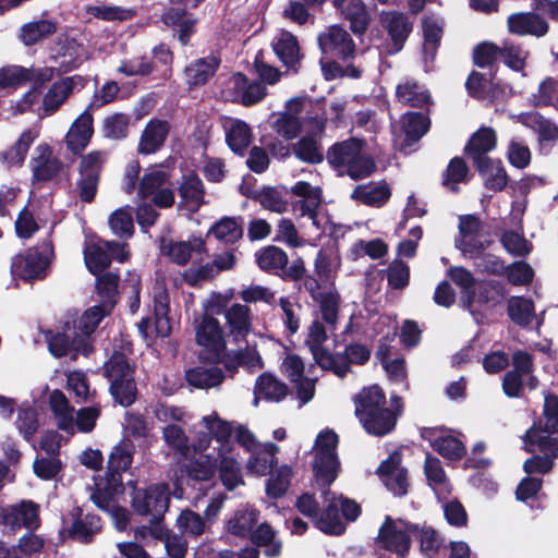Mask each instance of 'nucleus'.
<instances>
[{
    "mask_svg": "<svg viewBox=\"0 0 558 558\" xmlns=\"http://www.w3.org/2000/svg\"><path fill=\"white\" fill-rule=\"evenodd\" d=\"M268 475L265 487L266 496L272 500L282 498L291 486L292 468L287 464L276 466L275 471H271Z\"/></svg>",
    "mask_w": 558,
    "mask_h": 558,
    "instance_id": "nucleus-36",
    "label": "nucleus"
},
{
    "mask_svg": "<svg viewBox=\"0 0 558 558\" xmlns=\"http://www.w3.org/2000/svg\"><path fill=\"white\" fill-rule=\"evenodd\" d=\"M54 257V245L50 235L35 246L16 254L11 262V274L25 282L43 280L47 277L49 266Z\"/></svg>",
    "mask_w": 558,
    "mask_h": 558,
    "instance_id": "nucleus-5",
    "label": "nucleus"
},
{
    "mask_svg": "<svg viewBox=\"0 0 558 558\" xmlns=\"http://www.w3.org/2000/svg\"><path fill=\"white\" fill-rule=\"evenodd\" d=\"M192 9H195L192 0H168L160 15L161 23L172 31L182 47L190 44L197 31L198 19Z\"/></svg>",
    "mask_w": 558,
    "mask_h": 558,
    "instance_id": "nucleus-8",
    "label": "nucleus"
},
{
    "mask_svg": "<svg viewBox=\"0 0 558 558\" xmlns=\"http://www.w3.org/2000/svg\"><path fill=\"white\" fill-rule=\"evenodd\" d=\"M258 267L269 274H278L288 266V254L280 247L267 245L256 253Z\"/></svg>",
    "mask_w": 558,
    "mask_h": 558,
    "instance_id": "nucleus-41",
    "label": "nucleus"
},
{
    "mask_svg": "<svg viewBox=\"0 0 558 558\" xmlns=\"http://www.w3.org/2000/svg\"><path fill=\"white\" fill-rule=\"evenodd\" d=\"M490 88L487 90L488 82L485 74L472 71L466 78L465 88L469 95L475 99H485L486 97H497V85L493 82L489 83Z\"/></svg>",
    "mask_w": 558,
    "mask_h": 558,
    "instance_id": "nucleus-59",
    "label": "nucleus"
},
{
    "mask_svg": "<svg viewBox=\"0 0 558 558\" xmlns=\"http://www.w3.org/2000/svg\"><path fill=\"white\" fill-rule=\"evenodd\" d=\"M326 159L332 169L341 173L345 171L355 181L372 175L376 170L374 159L363 153V141L356 137L332 144L327 149Z\"/></svg>",
    "mask_w": 558,
    "mask_h": 558,
    "instance_id": "nucleus-1",
    "label": "nucleus"
},
{
    "mask_svg": "<svg viewBox=\"0 0 558 558\" xmlns=\"http://www.w3.org/2000/svg\"><path fill=\"white\" fill-rule=\"evenodd\" d=\"M226 142L234 154L243 157L252 142L251 128L246 122L236 120L228 130Z\"/></svg>",
    "mask_w": 558,
    "mask_h": 558,
    "instance_id": "nucleus-47",
    "label": "nucleus"
},
{
    "mask_svg": "<svg viewBox=\"0 0 558 558\" xmlns=\"http://www.w3.org/2000/svg\"><path fill=\"white\" fill-rule=\"evenodd\" d=\"M508 31L518 36L543 37L549 31L547 21L535 12L512 13L507 19Z\"/></svg>",
    "mask_w": 558,
    "mask_h": 558,
    "instance_id": "nucleus-23",
    "label": "nucleus"
},
{
    "mask_svg": "<svg viewBox=\"0 0 558 558\" xmlns=\"http://www.w3.org/2000/svg\"><path fill=\"white\" fill-rule=\"evenodd\" d=\"M545 423H534L523 436V449L527 453H558V396L549 393L544 403Z\"/></svg>",
    "mask_w": 558,
    "mask_h": 558,
    "instance_id": "nucleus-4",
    "label": "nucleus"
},
{
    "mask_svg": "<svg viewBox=\"0 0 558 558\" xmlns=\"http://www.w3.org/2000/svg\"><path fill=\"white\" fill-rule=\"evenodd\" d=\"M32 157L29 167L32 170V183H46L56 179L63 169V162L53 156L52 147L47 143L39 144Z\"/></svg>",
    "mask_w": 558,
    "mask_h": 558,
    "instance_id": "nucleus-17",
    "label": "nucleus"
},
{
    "mask_svg": "<svg viewBox=\"0 0 558 558\" xmlns=\"http://www.w3.org/2000/svg\"><path fill=\"white\" fill-rule=\"evenodd\" d=\"M225 318L227 336L235 343L246 342V338L253 329L251 308L240 303L232 304Z\"/></svg>",
    "mask_w": 558,
    "mask_h": 558,
    "instance_id": "nucleus-24",
    "label": "nucleus"
},
{
    "mask_svg": "<svg viewBox=\"0 0 558 558\" xmlns=\"http://www.w3.org/2000/svg\"><path fill=\"white\" fill-rule=\"evenodd\" d=\"M272 50L279 61L294 73H298L301 68L303 54L298 37L291 32L281 29L278 37L274 38L271 43Z\"/></svg>",
    "mask_w": 558,
    "mask_h": 558,
    "instance_id": "nucleus-19",
    "label": "nucleus"
},
{
    "mask_svg": "<svg viewBox=\"0 0 558 558\" xmlns=\"http://www.w3.org/2000/svg\"><path fill=\"white\" fill-rule=\"evenodd\" d=\"M71 78L54 82L43 99V106L46 111L54 112L64 102L72 93Z\"/></svg>",
    "mask_w": 558,
    "mask_h": 558,
    "instance_id": "nucleus-58",
    "label": "nucleus"
},
{
    "mask_svg": "<svg viewBox=\"0 0 558 558\" xmlns=\"http://www.w3.org/2000/svg\"><path fill=\"white\" fill-rule=\"evenodd\" d=\"M258 511L238 510L227 522V531L238 537L246 538L251 535L254 526L258 521Z\"/></svg>",
    "mask_w": 558,
    "mask_h": 558,
    "instance_id": "nucleus-51",
    "label": "nucleus"
},
{
    "mask_svg": "<svg viewBox=\"0 0 558 558\" xmlns=\"http://www.w3.org/2000/svg\"><path fill=\"white\" fill-rule=\"evenodd\" d=\"M168 180L169 174L165 170L154 169L146 172L138 182V196L143 199L153 196Z\"/></svg>",
    "mask_w": 558,
    "mask_h": 558,
    "instance_id": "nucleus-60",
    "label": "nucleus"
},
{
    "mask_svg": "<svg viewBox=\"0 0 558 558\" xmlns=\"http://www.w3.org/2000/svg\"><path fill=\"white\" fill-rule=\"evenodd\" d=\"M181 198L187 204H195L197 207L204 204L205 187L202 179L196 173L185 177L179 186Z\"/></svg>",
    "mask_w": 558,
    "mask_h": 558,
    "instance_id": "nucleus-56",
    "label": "nucleus"
},
{
    "mask_svg": "<svg viewBox=\"0 0 558 558\" xmlns=\"http://www.w3.org/2000/svg\"><path fill=\"white\" fill-rule=\"evenodd\" d=\"M58 457L59 456H36L33 462L35 475L43 481H50L57 477L63 468Z\"/></svg>",
    "mask_w": 558,
    "mask_h": 558,
    "instance_id": "nucleus-63",
    "label": "nucleus"
},
{
    "mask_svg": "<svg viewBox=\"0 0 558 558\" xmlns=\"http://www.w3.org/2000/svg\"><path fill=\"white\" fill-rule=\"evenodd\" d=\"M483 228L481 219L472 214L460 216L459 233L463 238L459 248L471 256H480L489 245L490 241H480L474 239Z\"/></svg>",
    "mask_w": 558,
    "mask_h": 558,
    "instance_id": "nucleus-21",
    "label": "nucleus"
},
{
    "mask_svg": "<svg viewBox=\"0 0 558 558\" xmlns=\"http://www.w3.org/2000/svg\"><path fill=\"white\" fill-rule=\"evenodd\" d=\"M185 378L189 385L198 389H207L219 386L225 379V374L218 366L209 368L196 366L186 371Z\"/></svg>",
    "mask_w": 558,
    "mask_h": 558,
    "instance_id": "nucleus-40",
    "label": "nucleus"
},
{
    "mask_svg": "<svg viewBox=\"0 0 558 558\" xmlns=\"http://www.w3.org/2000/svg\"><path fill=\"white\" fill-rule=\"evenodd\" d=\"M421 437L437 453H468L463 440L446 427H423Z\"/></svg>",
    "mask_w": 558,
    "mask_h": 558,
    "instance_id": "nucleus-22",
    "label": "nucleus"
},
{
    "mask_svg": "<svg viewBox=\"0 0 558 558\" xmlns=\"http://www.w3.org/2000/svg\"><path fill=\"white\" fill-rule=\"evenodd\" d=\"M35 138L31 130H25L11 147L0 151V161L9 168L21 167Z\"/></svg>",
    "mask_w": 558,
    "mask_h": 558,
    "instance_id": "nucleus-37",
    "label": "nucleus"
},
{
    "mask_svg": "<svg viewBox=\"0 0 558 558\" xmlns=\"http://www.w3.org/2000/svg\"><path fill=\"white\" fill-rule=\"evenodd\" d=\"M322 53L330 61H347L354 57L356 46L351 35L340 25L335 24L326 28L318 36Z\"/></svg>",
    "mask_w": 558,
    "mask_h": 558,
    "instance_id": "nucleus-12",
    "label": "nucleus"
},
{
    "mask_svg": "<svg viewBox=\"0 0 558 558\" xmlns=\"http://www.w3.org/2000/svg\"><path fill=\"white\" fill-rule=\"evenodd\" d=\"M94 135V118L88 106L72 123L65 142L68 149L74 155H81L88 146Z\"/></svg>",
    "mask_w": 558,
    "mask_h": 558,
    "instance_id": "nucleus-20",
    "label": "nucleus"
},
{
    "mask_svg": "<svg viewBox=\"0 0 558 558\" xmlns=\"http://www.w3.org/2000/svg\"><path fill=\"white\" fill-rule=\"evenodd\" d=\"M294 156L302 162L318 165L324 161L322 144L313 136L305 135L292 145Z\"/></svg>",
    "mask_w": 558,
    "mask_h": 558,
    "instance_id": "nucleus-46",
    "label": "nucleus"
},
{
    "mask_svg": "<svg viewBox=\"0 0 558 558\" xmlns=\"http://www.w3.org/2000/svg\"><path fill=\"white\" fill-rule=\"evenodd\" d=\"M70 517L72 522L61 530V534L73 542L90 544L102 530L101 518L94 513L83 514L81 507L73 508L70 511Z\"/></svg>",
    "mask_w": 558,
    "mask_h": 558,
    "instance_id": "nucleus-14",
    "label": "nucleus"
},
{
    "mask_svg": "<svg viewBox=\"0 0 558 558\" xmlns=\"http://www.w3.org/2000/svg\"><path fill=\"white\" fill-rule=\"evenodd\" d=\"M383 24L391 39L389 52L397 53L401 51L413 29L409 17L401 12H390L388 16L383 20Z\"/></svg>",
    "mask_w": 558,
    "mask_h": 558,
    "instance_id": "nucleus-26",
    "label": "nucleus"
},
{
    "mask_svg": "<svg viewBox=\"0 0 558 558\" xmlns=\"http://www.w3.org/2000/svg\"><path fill=\"white\" fill-rule=\"evenodd\" d=\"M315 526L327 535L339 536L345 532V524L341 521L336 499L330 500L323 511L318 512Z\"/></svg>",
    "mask_w": 558,
    "mask_h": 558,
    "instance_id": "nucleus-38",
    "label": "nucleus"
},
{
    "mask_svg": "<svg viewBox=\"0 0 558 558\" xmlns=\"http://www.w3.org/2000/svg\"><path fill=\"white\" fill-rule=\"evenodd\" d=\"M113 308L114 307L111 302L104 303L101 301L98 304L88 307L84 312L81 320L84 333L89 335L94 332L101 320L112 313Z\"/></svg>",
    "mask_w": 558,
    "mask_h": 558,
    "instance_id": "nucleus-61",
    "label": "nucleus"
},
{
    "mask_svg": "<svg viewBox=\"0 0 558 558\" xmlns=\"http://www.w3.org/2000/svg\"><path fill=\"white\" fill-rule=\"evenodd\" d=\"M288 392L287 384L270 373L260 374L254 387L255 396H259L268 402H280L287 397ZM254 403H258L257 397H255Z\"/></svg>",
    "mask_w": 558,
    "mask_h": 558,
    "instance_id": "nucleus-30",
    "label": "nucleus"
},
{
    "mask_svg": "<svg viewBox=\"0 0 558 558\" xmlns=\"http://www.w3.org/2000/svg\"><path fill=\"white\" fill-rule=\"evenodd\" d=\"M170 504V487L167 483L149 485L146 488H135L131 506L138 515H151L149 533L154 538L162 539L167 535L163 517Z\"/></svg>",
    "mask_w": 558,
    "mask_h": 558,
    "instance_id": "nucleus-2",
    "label": "nucleus"
},
{
    "mask_svg": "<svg viewBox=\"0 0 558 558\" xmlns=\"http://www.w3.org/2000/svg\"><path fill=\"white\" fill-rule=\"evenodd\" d=\"M84 259L88 271L98 276L111 265V255L105 245L90 244L84 250Z\"/></svg>",
    "mask_w": 558,
    "mask_h": 558,
    "instance_id": "nucleus-53",
    "label": "nucleus"
},
{
    "mask_svg": "<svg viewBox=\"0 0 558 558\" xmlns=\"http://www.w3.org/2000/svg\"><path fill=\"white\" fill-rule=\"evenodd\" d=\"M131 118L123 112H116L105 118L102 134L106 138L120 141L129 135Z\"/></svg>",
    "mask_w": 558,
    "mask_h": 558,
    "instance_id": "nucleus-54",
    "label": "nucleus"
},
{
    "mask_svg": "<svg viewBox=\"0 0 558 558\" xmlns=\"http://www.w3.org/2000/svg\"><path fill=\"white\" fill-rule=\"evenodd\" d=\"M217 472V459L214 456H180L178 460L179 478L187 485L192 482H207Z\"/></svg>",
    "mask_w": 558,
    "mask_h": 558,
    "instance_id": "nucleus-15",
    "label": "nucleus"
},
{
    "mask_svg": "<svg viewBox=\"0 0 558 558\" xmlns=\"http://www.w3.org/2000/svg\"><path fill=\"white\" fill-rule=\"evenodd\" d=\"M396 99L403 106L423 108L430 102L428 89L414 78H405L396 87Z\"/></svg>",
    "mask_w": 558,
    "mask_h": 558,
    "instance_id": "nucleus-29",
    "label": "nucleus"
},
{
    "mask_svg": "<svg viewBox=\"0 0 558 558\" xmlns=\"http://www.w3.org/2000/svg\"><path fill=\"white\" fill-rule=\"evenodd\" d=\"M371 359V350L362 343L348 344L343 352L331 353L323 369L344 378L351 372V365H365Z\"/></svg>",
    "mask_w": 558,
    "mask_h": 558,
    "instance_id": "nucleus-16",
    "label": "nucleus"
},
{
    "mask_svg": "<svg viewBox=\"0 0 558 558\" xmlns=\"http://www.w3.org/2000/svg\"><path fill=\"white\" fill-rule=\"evenodd\" d=\"M195 342L203 348L199 361L205 364H219L227 350V332L216 317L199 315L193 320Z\"/></svg>",
    "mask_w": 558,
    "mask_h": 558,
    "instance_id": "nucleus-6",
    "label": "nucleus"
},
{
    "mask_svg": "<svg viewBox=\"0 0 558 558\" xmlns=\"http://www.w3.org/2000/svg\"><path fill=\"white\" fill-rule=\"evenodd\" d=\"M32 80V69L22 65H5L0 69V89L17 88Z\"/></svg>",
    "mask_w": 558,
    "mask_h": 558,
    "instance_id": "nucleus-57",
    "label": "nucleus"
},
{
    "mask_svg": "<svg viewBox=\"0 0 558 558\" xmlns=\"http://www.w3.org/2000/svg\"><path fill=\"white\" fill-rule=\"evenodd\" d=\"M507 313L515 325L526 328L535 315V306L530 299L511 296L508 301Z\"/></svg>",
    "mask_w": 558,
    "mask_h": 558,
    "instance_id": "nucleus-48",
    "label": "nucleus"
},
{
    "mask_svg": "<svg viewBox=\"0 0 558 558\" xmlns=\"http://www.w3.org/2000/svg\"><path fill=\"white\" fill-rule=\"evenodd\" d=\"M302 100L293 98L288 101L287 107L293 113L284 112L275 122V131L286 140H293L299 136L302 130L301 122L296 114L302 111Z\"/></svg>",
    "mask_w": 558,
    "mask_h": 558,
    "instance_id": "nucleus-32",
    "label": "nucleus"
},
{
    "mask_svg": "<svg viewBox=\"0 0 558 558\" xmlns=\"http://www.w3.org/2000/svg\"><path fill=\"white\" fill-rule=\"evenodd\" d=\"M45 337L49 352L57 359L70 356L71 360L75 361L80 354L89 356L94 351L92 341L78 333L71 337L65 332H52L48 330Z\"/></svg>",
    "mask_w": 558,
    "mask_h": 558,
    "instance_id": "nucleus-13",
    "label": "nucleus"
},
{
    "mask_svg": "<svg viewBox=\"0 0 558 558\" xmlns=\"http://www.w3.org/2000/svg\"><path fill=\"white\" fill-rule=\"evenodd\" d=\"M234 441L247 453H278L280 450L275 442H259L255 435L242 424L234 429Z\"/></svg>",
    "mask_w": 558,
    "mask_h": 558,
    "instance_id": "nucleus-42",
    "label": "nucleus"
},
{
    "mask_svg": "<svg viewBox=\"0 0 558 558\" xmlns=\"http://www.w3.org/2000/svg\"><path fill=\"white\" fill-rule=\"evenodd\" d=\"M205 428L211 434L213 439L219 442L218 453H231L233 450V427L228 421H225L218 416L217 413L203 417Z\"/></svg>",
    "mask_w": 558,
    "mask_h": 558,
    "instance_id": "nucleus-31",
    "label": "nucleus"
},
{
    "mask_svg": "<svg viewBox=\"0 0 558 558\" xmlns=\"http://www.w3.org/2000/svg\"><path fill=\"white\" fill-rule=\"evenodd\" d=\"M497 146V133L490 126H481L468 140L463 153L472 161L480 175H486L494 168L488 154Z\"/></svg>",
    "mask_w": 558,
    "mask_h": 558,
    "instance_id": "nucleus-10",
    "label": "nucleus"
},
{
    "mask_svg": "<svg viewBox=\"0 0 558 558\" xmlns=\"http://www.w3.org/2000/svg\"><path fill=\"white\" fill-rule=\"evenodd\" d=\"M170 130L171 125L167 120L150 119L140 136L137 153L148 156L159 151L165 146Z\"/></svg>",
    "mask_w": 558,
    "mask_h": 558,
    "instance_id": "nucleus-18",
    "label": "nucleus"
},
{
    "mask_svg": "<svg viewBox=\"0 0 558 558\" xmlns=\"http://www.w3.org/2000/svg\"><path fill=\"white\" fill-rule=\"evenodd\" d=\"M318 305L320 320L333 333L337 330L340 317L341 296L337 290H329L314 301Z\"/></svg>",
    "mask_w": 558,
    "mask_h": 558,
    "instance_id": "nucleus-34",
    "label": "nucleus"
},
{
    "mask_svg": "<svg viewBox=\"0 0 558 558\" xmlns=\"http://www.w3.org/2000/svg\"><path fill=\"white\" fill-rule=\"evenodd\" d=\"M340 11L343 17L349 21L350 29L354 35L362 36L366 33L372 17L362 0H349L345 8Z\"/></svg>",
    "mask_w": 558,
    "mask_h": 558,
    "instance_id": "nucleus-35",
    "label": "nucleus"
},
{
    "mask_svg": "<svg viewBox=\"0 0 558 558\" xmlns=\"http://www.w3.org/2000/svg\"><path fill=\"white\" fill-rule=\"evenodd\" d=\"M119 282L120 276L117 272L106 271L96 276V290L101 302H111L113 307L117 305Z\"/></svg>",
    "mask_w": 558,
    "mask_h": 558,
    "instance_id": "nucleus-55",
    "label": "nucleus"
},
{
    "mask_svg": "<svg viewBox=\"0 0 558 558\" xmlns=\"http://www.w3.org/2000/svg\"><path fill=\"white\" fill-rule=\"evenodd\" d=\"M360 422L367 434L378 437L391 433L397 425L396 413L386 408V405Z\"/></svg>",
    "mask_w": 558,
    "mask_h": 558,
    "instance_id": "nucleus-33",
    "label": "nucleus"
},
{
    "mask_svg": "<svg viewBox=\"0 0 558 558\" xmlns=\"http://www.w3.org/2000/svg\"><path fill=\"white\" fill-rule=\"evenodd\" d=\"M57 23L50 20H37L26 23L21 28L20 38L26 46H33L57 32Z\"/></svg>",
    "mask_w": 558,
    "mask_h": 558,
    "instance_id": "nucleus-49",
    "label": "nucleus"
},
{
    "mask_svg": "<svg viewBox=\"0 0 558 558\" xmlns=\"http://www.w3.org/2000/svg\"><path fill=\"white\" fill-rule=\"evenodd\" d=\"M525 123L538 133L539 141L551 142L558 140V125L550 122L539 112L529 113L525 118Z\"/></svg>",
    "mask_w": 558,
    "mask_h": 558,
    "instance_id": "nucleus-64",
    "label": "nucleus"
},
{
    "mask_svg": "<svg viewBox=\"0 0 558 558\" xmlns=\"http://www.w3.org/2000/svg\"><path fill=\"white\" fill-rule=\"evenodd\" d=\"M106 481L104 486L95 483L90 495L95 506L104 511H109L116 496L123 492L122 473L129 470L133 462V456H108Z\"/></svg>",
    "mask_w": 558,
    "mask_h": 558,
    "instance_id": "nucleus-7",
    "label": "nucleus"
},
{
    "mask_svg": "<svg viewBox=\"0 0 558 558\" xmlns=\"http://www.w3.org/2000/svg\"><path fill=\"white\" fill-rule=\"evenodd\" d=\"M104 376L109 380V392L119 405L131 407L137 399L135 364H131L124 351L113 350L105 362Z\"/></svg>",
    "mask_w": 558,
    "mask_h": 558,
    "instance_id": "nucleus-3",
    "label": "nucleus"
},
{
    "mask_svg": "<svg viewBox=\"0 0 558 558\" xmlns=\"http://www.w3.org/2000/svg\"><path fill=\"white\" fill-rule=\"evenodd\" d=\"M208 234L227 244H234L243 236L242 218L222 217L210 227Z\"/></svg>",
    "mask_w": 558,
    "mask_h": 558,
    "instance_id": "nucleus-43",
    "label": "nucleus"
},
{
    "mask_svg": "<svg viewBox=\"0 0 558 558\" xmlns=\"http://www.w3.org/2000/svg\"><path fill=\"white\" fill-rule=\"evenodd\" d=\"M499 58L500 47L492 41H482L473 48L472 60L477 68H490Z\"/></svg>",
    "mask_w": 558,
    "mask_h": 558,
    "instance_id": "nucleus-62",
    "label": "nucleus"
},
{
    "mask_svg": "<svg viewBox=\"0 0 558 558\" xmlns=\"http://www.w3.org/2000/svg\"><path fill=\"white\" fill-rule=\"evenodd\" d=\"M250 197L270 211L281 214L287 210L288 203L278 187L263 186L259 191H254Z\"/></svg>",
    "mask_w": 558,
    "mask_h": 558,
    "instance_id": "nucleus-52",
    "label": "nucleus"
},
{
    "mask_svg": "<svg viewBox=\"0 0 558 558\" xmlns=\"http://www.w3.org/2000/svg\"><path fill=\"white\" fill-rule=\"evenodd\" d=\"M391 196V190L387 183L376 186L359 185L352 193V198L372 207L384 206Z\"/></svg>",
    "mask_w": 558,
    "mask_h": 558,
    "instance_id": "nucleus-50",
    "label": "nucleus"
},
{
    "mask_svg": "<svg viewBox=\"0 0 558 558\" xmlns=\"http://www.w3.org/2000/svg\"><path fill=\"white\" fill-rule=\"evenodd\" d=\"M313 472L322 487H329L338 476L340 462L338 456H314Z\"/></svg>",
    "mask_w": 558,
    "mask_h": 558,
    "instance_id": "nucleus-45",
    "label": "nucleus"
},
{
    "mask_svg": "<svg viewBox=\"0 0 558 558\" xmlns=\"http://www.w3.org/2000/svg\"><path fill=\"white\" fill-rule=\"evenodd\" d=\"M328 326L320 319H314L308 326L305 344L308 347L314 361L323 368L330 356L328 349L324 347L328 339Z\"/></svg>",
    "mask_w": 558,
    "mask_h": 558,
    "instance_id": "nucleus-27",
    "label": "nucleus"
},
{
    "mask_svg": "<svg viewBox=\"0 0 558 558\" xmlns=\"http://www.w3.org/2000/svg\"><path fill=\"white\" fill-rule=\"evenodd\" d=\"M104 163L105 159L101 150H92L86 155H81L75 191L82 203L90 204L95 201Z\"/></svg>",
    "mask_w": 558,
    "mask_h": 558,
    "instance_id": "nucleus-9",
    "label": "nucleus"
},
{
    "mask_svg": "<svg viewBox=\"0 0 558 558\" xmlns=\"http://www.w3.org/2000/svg\"><path fill=\"white\" fill-rule=\"evenodd\" d=\"M217 472L219 478L229 492L239 485H244L240 463L232 456H217Z\"/></svg>",
    "mask_w": 558,
    "mask_h": 558,
    "instance_id": "nucleus-39",
    "label": "nucleus"
},
{
    "mask_svg": "<svg viewBox=\"0 0 558 558\" xmlns=\"http://www.w3.org/2000/svg\"><path fill=\"white\" fill-rule=\"evenodd\" d=\"M220 63L219 57L209 54L187 64L184 69V76L189 89L206 85L217 73Z\"/></svg>",
    "mask_w": 558,
    "mask_h": 558,
    "instance_id": "nucleus-25",
    "label": "nucleus"
},
{
    "mask_svg": "<svg viewBox=\"0 0 558 558\" xmlns=\"http://www.w3.org/2000/svg\"><path fill=\"white\" fill-rule=\"evenodd\" d=\"M355 416L361 421L386 405V395L378 385L364 387L353 397Z\"/></svg>",
    "mask_w": 558,
    "mask_h": 558,
    "instance_id": "nucleus-28",
    "label": "nucleus"
},
{
    "mask_svg": "<svg viewBox=\"0 0 558 558\" xmlns=\"http://www.w3.org/2000/svg\"><path fill=\"white\" fill-rule=\"evenodd\" d=\"M430 121L427 116L417 111L405 112L401 117V129L408 144L417 142L428 131Z\"/></svg>",
    "mask_w": 558,
    "mask_h": 558,
    "instance_id": "nucleus-44",
    "label": "nucleus"
},
{
    "mask_svg": "<svg viewBox=\"0 0 558 558\" xmlns=\"http://www.w3.org/2000/svg\"><path fill=\"white\" fill-rule=\"evenodd\" d=\"M399 522L404 523L407 531L400 530L396 521L390 515H387L378 530L376 542L379 548L395 554L399 558H404L408 556L412 545L408 531L416 532L418 527L401 519Z\"/></svg>",
    "mask_w": 558,
    "mask_h": 558,
    "instance_id": "nucleus-11",
    "label": "nucleus"
}]
</instances>
